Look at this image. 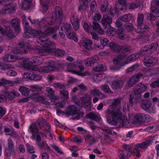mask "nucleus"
<instances>
[{
    "instance_id": "10",
    "label": "nucleus",
    "mask_w": 159,
    "mask_h": 159,
    "mask_svg": "<svg viewBox=\"0 0 159 159\" xmlns=\"http://www.w3.org/2000/svg\"><path fill=\"white\" fill-rule=\"evenodd\" d=\"M147 88L143 84L139 83L134 87V93H131L129 95V99H138L136 98L137 94H139L146 91Z\"/></svg>"
},
{
    "instance_id": "23",
    "label": "nucleus",
    "mask_w": 159,
    "mask_h": 159,
    "mask_svg": "<svg viewBox=\"0 0 159 159\" xmlns=\"http://www.w3.org/2000/svg\"><path fill=\"white\" fill-rule=\"evenodd\" d=\"M28 131L32 134V138L34 139H35L36 135L39 133V129L35 123H33L30 126Z\"/></svg>"
},
{
    "instance_id": "58",
    "label": "nucleus",
    "mask_w": 159,
    "mask_h": 159,
    "mask_svg": "<svg viewBox=\"0 0 159 159\" xmlns=\"http://www.w3.org/2000/svg\"><path fill=\"white\" fill-rule=\"evenodd\" d=\"M55 101V100H54ZM66 104V102L65 100L61 102H55L54 101V105L56 106L57 108H63L64 107V106Z\"/></svg>"
},
{
    "instance_id": "7",
    "label": "nucleus",
    "mask_w": 159,
    "mask_h": 159,
    "mask_svg": "<svg viewBox=\"0 0 159 159\" xmlns=\"http://www.w3.org/2000/svg\"><path fill=\"white\" fill-rule=\"evenodd\" d=\"M159 17V0H152L151 3L150 19L154 20Z\"/></svg>"
},
{
    "instance_id": "50",
    "label": "nucleus",
    "mask_w": 159,
    "mask_h": 159,
    "mask_svg": "<svg viewBox=\"0 0 159 159\" xmlns=\"http://www.w3.org/2000/svg\"><path fill=\"white\" fill-rule=\"evenodd\" d=\"M65 52L61 49H57L54 52L55 56L57 57H63L65 54Z\"/></svg>"
},
{
    "instance_id": "62",
    "label": "nucleus",
    "mask_w": 159,
    "mask_h": 159,
    "mask_svg": "<svg viewBox=\"0 0 159 159\" xmlns=\"http://www.w3.org/2000/svg\"><path fill=\"white\" fill-rule=\"evenodd\" d=\"M71 23L77 21L79 20V16L76 13H73L70 17Z\"/></svg>"
},
{
    "instance_id": "37",
    "label": "nucleus",
    "mask_w": 159,
    "mask_h": 159,
    "mask_svg": "<svg viewBox=\"0 0 159 159\" xmlns=\"http://www.w3.org/2000/svg\"><path fill=\"white\" fill-rule=\"evenodd\" d=\"M72 66L74 67L78 68L80 71L83 70L84 69L82 61L80 60L74 61L72 64Z\"/></svg>"
},
{
    "instance_id": "15",
    "label": "nucleus",
    "mask_w": 159,
    "mask_h": 159,
    "mask_svg": "<svg viewBox=\"0 0 159 159\" xmlns=\"http://www.w3.org/2000/svg\"><path fill=\"white\" fill-rule=\"evenodd\" d=\"M134 119L138 122H148L150 121L151 117L148 115L140 113L135 115Z\"/></svg>"
},
{
    "instance_id": "24",
    "label": "nucleus",
    "mask_w": 159,
    "mask_h": 159,
    "mask_svg": "<svg viewBox=\"0 0 159 159\" xmlns=\"http://www.w3.org/2000/svg\"><path fill=\"white\" fill-rule=\"evenodd\" d=\"M17 8V5L15 3H11L7 4L2 9V11L4 10L5 11H8L10 13L14 12Z\"/></svg>"
},
{
    "instance_id": "60",
    "label": "nucleus",
    "mask_w": 159,
    "mask_h": 159,
    "mask_svg": "<svg viewBox=\"0 0 159 159\" xmlns=\"http://www.w3.org/2000/svg\"><path fill=\"white\" fill-rule=\"evenodd\" d=\"M22 23L24 24V27L25 29L31 28L29 25V23L27 21L25 16H23L22 17Z\"/></svg>"
},
{
    "instance_id": "34",
    "label": "nucleus",
    "mask_w": 159,
    "mask_h": 159,
    "mask_svg": "<svg viewBox=\"0 0 159 159\" xmlns=\"http://www.w3.org/2000/svg\"><path fill=\"white\" fill-rule=\"evenodd\" d=\"M109 46L111 50L113 52H120L121 46L120 45L116 44L113 42H111L110 43Z\"/></svg>"
},
{
    "instance_id": "55",
    "label": "nucleus",
    "mask_w": 159,
    "mask_h": 159,
    "mask_svg": "<svg viewBox=\"0 0 159 159\" xmlns=\"http://www.w3.org/2000/svg\"><path fill=\"white\" fill-rule=\"evenodd\" d=\"M132 14H126L120 18V19L125 22H127L129 21L131 19Z\"/></svg>"
},
{
    "instance_id": "33",
    "label": "nucleus",
    "mask_w": 159,
    "mask_h": 159,
    "mask_svg": "<svg viewBox=\"0 0 159 159\" xmlns=\"http://www.w3.org/2000/svg\"><path fill=\"white\" fill-rule=\"evenodd\" d=\"M92 26L93 29L99 34H103V31L101 29V26L99 23L94 21L93 22Z\"/></svg>"
},
{
    "instance_id": "41",
    "label": "nucleus",
    "mask_w": 159,
    "mask_h": 159,
    "mask_svg": "<svg viewBox=\"0 0 159 159\" xmlns=\"http://www.w3.org/2000/svg\"><path fill=\"white\" fill-rule=\"evenodd\" d=\"M32 0H24L22 3V7L25 10H27L30 8L31 6V3Z\"/></svg>"
},
{
    "instance_id": "51",
    "label": "nucleus",
    "mask_w": 159,
    "mask_h": 159,
    "mask_svg": "<svg viewBox=\"0 0 159 159\" xmlns=\"http://www.w3.org/2000/svg\"><path fill=\"white\" fill-rule=\"evenodd\" d=\"M36 102L47 105H53L54 100H36Z\"/></svg>"
},
{
    "instance_id": "57",
    "label": "nucleus",
    "mask_w": 159,
    "mask_h": 159,
    "mask_svg": "<svg viewBox=\"0 0 159 159\" xmlns=\"http://www.w3.org/2000/svg\"><path fill=\"white\" fill-rule=\"evenodd\" d=\"M101 89L106 93L111 94L112 93V91L111 90L109 86L106 84L102 85L101 86Z\"/></svg>"
},
{
    "instance_id": "48",
    "label": "nucleus",
    "mask_w": 159,
    "mask_h": 159,
    "mask_svg": "<svg viewBox=\"0 0 159 159\" xmlns=\"http://www.w3.org/2000/svg\"><path fill=\"white\" fill-rule=\"evenodd\" d=\"M19 90L22 94L26 96H28L30 93L29 89L24 86L20 87L19 89Z\"/></svg>"
},
{
    "instance_id": "5",
    "label": "nucleus",
    "mask_w": 159,
    "mask_h": 159,
    "mask_svg": "<svg viewBox=\"0 0 159 159\" xmlns=\"http://www.w3.org/2000/svg\"><path fill=\"white\" fill-rule=\"evenodd\" d=\"M153 140V138H149L141 143L135 144V148L136 152V156L137 157H140V151H144L146 150L148 147L152 144V142Z\"/></svg>"
},
{
    "instance_id": "31",
    "label": "nucleus",
    "mask_w": 159,
    "mask_h": 159,
    "mask_svg": "<svg viewBox=\"0 0 159 159\" xmlns=\"http://www.w3.org/2000/svg\"><path fill=\"white\" fill-rule=\"evenodd\" d=\"M141 101V106L142 108L145 111L147 110L151 106L150 100H140Z\"/></svg>"
},
{
    "instance_id": "22",
    "label": "nucleus",
    "mask_w": 159,
    "mask_h": 159,
    "mask_svg": "<svg viewBox=\"0 0 159 159\" xmlns=\"http://www.w3.org/2000/svg\"><path fill=\"white\" fill-rule=\"evenodd\" d=\"M91 100H81L80 103L79 102H76L75 104L77 106L85 107L87 111H89L91 109Z\"/></svg>"
},
{
    "instance_id": "54",
    "label": "nucleus",
    "mask_w": 159,
    "mask_h": 159,
    "mask_svg": "<svg viewBox=\"0 0 159 159\" xmlns=\"http://www.w3.org/2000/svg\"><path fill=\"white\" fill-rule=\"evenodd\" d=\"M33 61L37 65H40L43 62L44 60L41 57H34Z\"/></svg>"
},
{
    "instance_id": "14",
    "label": "nucleus",
    "mask_w": 159,
    "mask_h": 159,
    "mask_svg": "<svg viewBox=\"0 0 159 159\" xmlns=\"http://www.w3.org/2000/svg\"><path fill=\"white\" fill-rule=\"evenodd\" d=\"M0 33L4 36H7L11 39L15 37L12 30L10 27H7L4 29L2 26L0 25Z\"/></svg>"
},
{
    "instance_id": "43",
    "label": "nucleus",
    "mask_w": 159,
    "mask_h": 159,
    "mask_svg": "<svg viewBox=\"0 0 159 159\" xmlns=\"http://www.w3.org/2000/svg\"><path fill=\"white\" fill-rule=\"evenodd\" d=\"M60 96L63 99H68L69 98V93L66 90H63L60 91Z\"/></svg>"
},
{
    "instance_id": "9",
    "label": "nucleus",
    "mask_w": 159,
    "mask_h": 159,
    "mask_svg": "<svg viewBox=\"0 0 159 159\" xmlns=\"http://www.w3.org/2000/svg\"><path fill=\"white\" fill-rule=\"evenodd\" d=\"M124 150H120L119 152V157L120 158L126 159L127 157H130L133 154L132 149L130 146L124 144L123 146Z\"/></svg>"
},
{
    "instance_id": "17",
    "label": "nucleus",
    "mask_w": 159,
    "mask_h": 159,
    "mask_svg": "<svg viewBox=\"0 0 159 159\" xmlns=\"http://www.w3.org/2000/svg\"><path fill=\"white\" fill-rule=\"evenodd\" d=\"M143 74L140 73L135 75L129 79L127 83V84L129 87H133L138 82L139 78L142 77Z\"/></svg>"
},
{
    "instance_id": "53",
    "label": "nucleus",
    "mask_w": 159,
    "mask_h": 159,
    "mask_svg": "<svg viewBox=\"0 0 159 159\" xmlns=\"http://www.w3.org/2000/svg\"><path fill=\"white\" fill-rule=\"evenodd\" d=\"M47 66H44L43 67H40L39 68L38 67H36L35 66H31L30 68L32 69V70L35 71H38L39 72H44L45 73H48L47 71H46V70H45V68Z\"/></svg>"
},
{
    "instance_id": "4",
    "label": "nucleus",
    "mask_w": 159,
    "mask_h": 159,
    "mask_svg": "<svg viewBox=\"0 0 159 159\" xmlns=\"http://www.w3.org/2000/svg\"><path fill=\"white\" fill-rule=\"evenodd\" d=\"M78 108L75 105L69 106L66 109V115L69 116L70 115H76L72 119L73 120L79 119L80 117H82L83 113L80 111Z\"/></svg>"
},
{
    "instance_id": "21",
    "label": "nucleus",
    "mask_w": 159,
    "mask_h": 159,
    "mask_svg": "<svg viewBox=\"0 0 159 159\" xmlns=\"http://www.w3.org/2000/svg\"><path fill=\"white\" fill-rule=\"evenodd\" d=\"M23 77L25 78L35 81L39 80L42 78V76L40 75L28 73H24L23 74Z\"/></svg>"
},
{
    "instance_id": "35",
    "label": "nucleus",
    "mask_w": 159,
    "mask_h": 159,
    "mask_svg": "<svg viewBox=\"0 0 159 159\" xmlns=\"http://www.w3.org/2000/svg\"><path fill=\"white\" fill-rule=\"evenodd\" d=\"M85 139L86 142L89 143V145L90 146H91L96 143L95 138L91 135H87L85 137Z\"/></svg>"
},
{
    "instance_id": "3",
    "label": "nucleus",
    "mask_w": 159,
    "mask_h": 159,
    "mask_svg": "<svg viewBox=\"0 0 159 159\" xmlns=\"http://www.w3.org/2000/svg\"><path fill=\"white\" fill-rule=\"evenodd\" d=\"M63 16V11L61 7L59 6L56 7L55 11L53 12L52 17L50 18H47L48 25H52L56 21L57 22H61L62 20Z\"/></svg>"
},
{
    "instance_id": "40",
    "label": "nucleus",
    "mask_w": 159,
    "mask_h": 159,
    "mask_svg": "<svg viewBox=\"0 0 159 159\" xmlns=\"http://www.w3.org/2000/svg\"><path fill=\"white\" fill-rule=\"evenodd\" d=\"M46 91L48 93V94L51 96L50 99H57V97L56 96L54 95L55 91L52 88L50 87L47 88Z\"/></svg>"
},
{
    "instance_id": "49",
    "label": "nucleus",
    "mask_w": 159,
    "mask_h": 159,
    "mask_svg": "<svg viewBox=\"0 0 159 159\" xmlns=\"http://www.w3.org/2000/svg\"><path fill=\"white\" fill-rule=\"evenodd\" d=\"M46 121L44 119L42 118H39L36 122L35 124L37 125L40 128H41L44 125H45V124H46Z\"/></svg>"
},
{
    "instance_id": "63",
    "label": "nucleus",
    "mask_w": 159,
    "mask_h": 159,
    "mask_svg": "<svg viewBox=\"0 0 159 159\" xmlns=\"http://www.w3.org/2000/svg\"><path fill=\"white\" fill-rule=\"evenodd\" d=\"M108 3L107 1H105L101 7V10L102 12H105L106 11Z\"/></svg>"
},
{
    "instance_id": "19",
    "label": "nucleus",
    "mask_w": 159,
    "mask_h": 159,
    "mask_svg": "<svg viewBox=\"0 0 159 159\" xmlns=\"http://www.w3.org/2000/svg\"><path fill=\"white\" fill-rule=\"evenodd\" d=\"M11 26L14 28L15 31V36L18 34L20 31V21L17 18H15L11 21Z\"/></svg>"
},
{
    "instance_id": "26",
    "label": "nucleus",
    "mask_w": 159,
    "mask_h": 159,
    "mask_svg": "<svg viewBox=\"0 0 159 159\" xmlns=\"http://www.w3.org/2000/svg\"><path fill=\"white\" fill-rule=\"evenodd\" d=\"M90 95L93 96H95L93 99H98L104 98H105L100 91L97 89L92 90L90 92Z\"/></svg>"
},
{
    "instance_id": "56",
    "label": "nucleus",
    "mask_w": 159,
    "mask_h": 159,
    "mask_svg": "<svg viewBox=\"0 0 159 159\" xmlns=\"http://www.w3.org/2000/svg\"><path fill=\"white\" fill-rule=\"evenodd\" d=\"M158 45V44L157 42L152 43L149 45H148V47L149 48L150 52H151V54L152 53L153 51L156 50Z\"/></svg>"
},
{
    "instance_id": "47",
    "label": "nucleus",
    "mask_w": 159,
    "mask_h": 159,
    "mask_svg": "<svg viewBox=\"0 0 159 159\" xmlns=\"http://www.w3.org/2000/svg\"><path fill=\"white\" fill-rule=\"evenodd\" d=\"M32 64L33 63L29 58L26 59L23 61V67L26 69H30Z\"/></svg>"
},
{
    "instance_id": "46",
    "label": "nucleus",
    "mask_w": 159,
    "mask_h": 159,
    "mask_svg": "<svg viewBox=\"0 0 159 159\" xmlns=\"http://www.w3.org/2000/svg\"><path fill=\"white\" fill-rule=\"evenodd\" d=\"M0 67H1V70H4L13 68L14 66L12 65L9 64H4L2 62H0Z\"/></svg>"
},
{
    "instance_id": "28",
    "label": "nucleus",
    "mask_w": 159,
    "mask_h": 159,
    "mask_svg": "<svg viewBox=\"0 0 159 159\" xmlns=\"http://www.w3.org/2000/svg\"><path fill=\"white\" fill-rule=\"evenodd\" d=\"M99 60L98 56L96 55L85 60V64L87 66H93L94 63L97 62Z\"/></svg>"
},
{
    "instance_id": "36",
    "label": "nucleus",
    "mask_w": 159,
    "mask_h": 159,
    "mask_svg": "<svg viewBox=\"0 0 159 159\" xmlns=\"http://www.w3.org/2000/svg\"><path fill=\"white\" fill-rule=\"evenodd\" d=\"M62 30L66 33L72 31V28L70 24H63L60 27V30Z\"/></svg>"
},
{
    "instance_id": "6",
    "label": "nucleus",
    "mask_w": 159,
    "mask_h": 159,
    "mask_svg": "<svg viewBox=\"0 0 159 159\" xmlns=\"http://www.w3.org/2000/svg\"><path fill=\"white\" fill-rule=\"evenodd\" d=\"M144 19L143 14L142 13H139L137 18L138 29L137 32L138 33H143L148 32L150 30V28L148 26L143 25Z\"/></svg>"
},
{
    "instance_id": "11",
    "label": "nucleus",
    "mask_w": 159,
    "mask_h": 159,
    "mask_svg": "<svg viewBox=\"0 0 159 159\" xmlns=\"http://www.w3.org/2000/svg\"><path fill=\"white\" fill-rule=\"evenodd\" d=\"M5 152L7 156H13L14 157L15 156L14 145L12 140L10 138H9L7 140V148Z\"/></svg>"
},
{
    "instance_id": "30",
    "label": "nucleus",
    "mask_w": 159,
    "mask_h": 159,
    "mask_svg": "<svg viewBox=\"0 0 159 159\" xmlns=\"http://www.w3.org/2000/svg\"><path fill=\"white\" fill-rule=\"evenodd\" d=\"M140 55H149L151 54V52H150L149 48L148 47V45H146L143 47H142L140 50L139 53Z\"/></svg>"
},
{
    "instance_id": "52",
    "label": "nucleus",
    "mask_w": 159,
    "mask_h": 159,
    "mask_svg": "<svg viewBox=\"0 0 159 159\" xmlns=\"http://www.w3.org/2000/svg\"><path fill=\"white\" fill-rule=\"evenodd\" d=\"M120 52L124 53L130 51L132 49V47L129 46H120Z\"/></svg>"
},
{
    "instance_id": "44",
    "label": "nucleus",
    "mask_w": 159,
    "mask_h": 159,
    "mask_svg": "<svg viewBox=\"0 0 159 159\" xmlns=\"http://www.w3.org/2000/svg\"><path fill=\"white\" fill-rule=\"evenodd\" d=\"M67 36L68 38L71 39L75 42H76L78 41V39L76 36V33L72 31L69 33H66Z\"/></svg>"
},
{
    "instance_id": "20",
    "label": "nucleus",
    "mask_w": 159,
    "mask_h": 159,
    "mask_svg": "<svg viewBox=\"0 0 159 159\" xmlns=\"http://www.w3.org/2000/svg\"><path fill=\"white\" fill-rule=\"evenodd\" d=\"M124 84V80L121 78L114 80L111 84V87L113 90H116L121 89Z\"/></svg>"
},
{
    "instance_id": "12",
    "label": "nucleus",
    "mask_w": 159,
    "mask_h": 159,
    "mask_svg": "<svg viewBox=\"0 0 159 159\" xmlns=\"http://www.w3.org/2000/svg\"><path fill=\"white\" fill-rule=\"evenodd\" d=\"M25 30L23 37L27 39L37 36L39 34V32H42L40 30H37L31 28L25 29Z\"/></svg>"
},
{
    "instance_id": "42",
    "label": "nucleus",
    "mask_w": 159,
    "mask_h": 159,
    "mask_svg": "<svg viewBox=\"0 0 159 159\" xmlns=\"http://www.w3.org/2000/svg\"><path fill=\"white\" fill-rule=\"evenodd\" d=\"M87 117L95 121H99L100 120V116L92 112L90 113L87 115Z\"/></svg>"
},
{
    "instance_id": "38",
    "label": "nucleus",
    "mask_w": 159,
    "mask_h": 159,
    "mask_svg": "<svg viewBox=\"0 0 159 159\" xmlns=\"http://www.w3.org/2000/svg\"><path fill=\"white\" fill-rule=\"evenodd\" d=\"M39 27L41 29L44 28L48 25L47 17H43L39 20Z\"/></svg>"
},
{
    "instance_id": "1",
    "label": "nucleus",
    "mask_w": 159,
    "mask_h": 159,
    "mask_svg": "<svg viewBox=\"0 0 159 159\" xmlns=\"http://www.w3.org/2000/svg\"><path fill=\"white\" fill-rule=\"evenodd\" d=\"M120 100H115L114 102L111 104L112 108L114 109L112 111H108L107 116L111 119V124L116 125L118 123L120 127H122L126 126L129 123V121L126 116H122V113L120 109Z\"/></svg>"
},
{
    "instance_id": "16",
    "label": "nucleus",
    "mask_w": 159,
    "mask_h": 159,
    "mask_svg": "<svg viewBox=\"0 0 159 159\" xmlns=\"http://www.w3.org/2000/svg\"><path fill=\"white\" fill-rule=\"evenodd\" d=\"M59 29V27L57 26H55L53 27H49L45 29L43 32L41 30L42 32H39V34H43L45 36H44L47 38V36H49L52 35L53 34L56 33L58 30Z\"/></svg>"
},
{
    "instance_id": "61",
    "label": "nucleus",
    "mask_w": 159,
    "mask_h": 159,
    "mask_svg": "<svg viewBox=\"0 0 159 159\" xmlns=\"http://www.w3.org/2000/svg\"><path fill=\"white\" fill-rule=\"evenodd\" d=\"M82 25L84 30L87 32H88L89 30L90 27H92L91 25H89L85 21H82Z\"/></svg>"
},
{
    "instance_id": "29",
    "label": "nucleus",
    "mask_w": 159,
    "mask_h": 159,
    "mask_svg": "<svg viewBox=\"0 0 159 159\" xmlns=\"http://www.w3.org/2000/svg\"><path fill=\"white\" fill-rule=\"evenodd\" d=\"M44 95V93H33L30 95L28 98L33 99H45Z\"/></svg>"
},
{
    "instance_id": "32",
    "label": "nucleus",
    "mask_w": 159,
    "mask_h": 159,
    "mask_svg": "<svg viewBox=\"0 0 159 159\" xmlns=\"http://www.w3.org/2000/svg\"><path fill=\"white\" fill-rule=\"evenodd\" d=\"M139 54H133L129 56L125 60V61L126 63H130L131 61H135L140 57Z\"/></svg>"
},
{
    "instance_id": "8",
    "label": "nucleus",
    "mask_w": 159,
    "mask_h": 159,
    "mask_svg": "<svg viewBox=\"0 0 159 159\" xmlns=\"http://www.w3.org/2000/svg\"><path fill=\"white\" fill-rule=\"evenodd\" d=\"M20 95L19 92L15 90L9 92L0 91V99H13Z\"/></svg>"
},
{
    "instance_id": "59",
    "label": "nucleus",
    "mask_w": 159,
    "mask_h": 159,
    "mask_svg": "<svg viewBox=\"0 0 159 159\" xmlns=\"http://www.w3.org/2000/svg\"><path fill=\"white\" fill-rule=\"evenodd\" d=\"M139 66L138 64H135L131 67L128 68L127 70V71L128 73L131 72L137 69Z\"/></svg>"
},
{
    "instance_id": "45",
    "label": "nucleus",
    "mask_w": 159,
    "mask_h": 159,
    "mask_svg": "<svg viewBox=\"0 0 159 159\" xmlns=\"http://www.w3.org/2000/svg\"><path fill=\"white\" fill-rule=\"evenodd\" d=\"M124 57L122 55H118L116 58L114 59L113 63L115 64L118 65L120 66L122 62V60Z\"/></svg>"
},
{
    "instance_id": "25",
    "label": "nucleus",
    "mask_w": 159,
    "mask_h": 159,
    "mask_svg": "<svg viewBox=\"0 0 159 159\" xmlns=\"http://www.w3.org/2000/svg\"><path fill=\"white\" fill-rule=\"evenodd\" d=\"M112 18L107 15H104L102 20V25L106 28L107 26L111 27L110 25L112 23Z\"/></svg>"
},
{
    "instance_id": "64",
    "label": "nucleus",
    "mask_w": 159,
    "mask_h": 159,
    "mask_svg": "<svg viewBox=\"0 0 159 159\" xmlns=\"http://www.w3.org/2000/svg\"><path fill=\"white\" fill-rule=\"evenodd\" d=\"M125 26V29L128 32L131 31L133 29V25L131 23H126Z\"/></svg>"
},
{
    "instance_id": "18",
    "label": "nucleus",
    "mask_w": 159,
    "mask_h": 159,
    "mask_svg": "<svg viewBox=\"0 0 159 159\" xmlns=\"http://www.w3.org/2000/svg\"><path fill=\"white\" fill-rule=\"evenodd\" d=\"M63 67L62 64L57 63L54 65V66H47L45 68L48 73H49L52 71H60L63 69Z\"/></svg>"
},
{
    "instance_id": "2",
    "label": "nucleus",
    "mask_w": 159,
    "mask_h": 159,
    "mask_svg": "<svg viewBox=\"0 0 159 159\" xmlns=\"http://www.w3.org/2000/svg\"><path fill=\"white\" fill-rule=\"evenodd\" d=\"M37 42L43 46V48L37 49V52L40 55L44 56L47 53L53 51L55 43L48 39L47 37L40 36L37 38Z\"/></svg>"
},
{
    "instance_id": "13",
    "label": "nucleus",
    "mask_w": 159,
    "mask_h": 159,
    "mask_svg": "<svg viewBox=\"0 0 159 159\" xmlns=\"http://www.w3.org/2000/svg\"><path fill=\"white\" fill-rule=\"evenodd\" d=\"M144 65L149 67L153 66L157 64L158 62V58L151 56H147L143 60Z\"/></svg>"
},
{
    "instance_id": "27",
    "label": "nucleus",
    "mask_w": 159,
    "mask_h": 159,
    "mask_svg": "<svg viewBox=\"0 0 159 159\" xmlns=\"http://www.w3.org/2000/svg\"><path fill=\"white\" fill-rule=\"evenodd\" d=\"M92 41L90 40L87 39L83 38L80 42V44L83 46L87 49H90L91 48Z\"/></svg>"
},
{
    "instance_id": "39",
    "label": "nucleus",
    "mask_w": 159,
    "mask_h": 159,
    "mask_svg": "<svg viewBox=\"0 0 159 159\" xmlns=\"http://www.w3.org/2000/svg\"><path fill=\"white\" fill-rule=\"evenodd\" d=\"M3 57V60L5 61L14 62L16 59V57L9 54H6Z\"/></svg>"
}]
</instances>
